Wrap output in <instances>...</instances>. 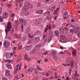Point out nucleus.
Wrapping results in <instances>:
<instances>
[{"instance_id":"nucleus-1","label":"nucleus","mask_w":80,"mask_h":80,"mask_svg":"<svg viewBox=\"0 0 80 80\" xmlns=\"http://www.w3.org/2000/svg\"><path fill=\"white\" fill-rule=\"evenodd\" d=\"M8 26L6 27V29L5 30V31L6 32V35L8 34V33L11 31L10 28H12V25L11 24V22H9L7 24Z\"/></svg>"},{"instance_id":"nucleus-2","label":"nucleus","mask_w":80,"mask_h":80,"mask_svg":"<svg viewBox=\"0 0 80 80\" xmlns=\"http://www.w3.org/2000/svg\"><path fill=\"white\" fill-rule=\"evenodd\" d=\"M66 63H71V68H73V63H74V61L73 60H72L68 58L66 59Z\"/></svg>"},{"instance_id":"nucleus-3","label":"nucleus","mask_w":80,"mask_h":80,"mask_svg":"<svg viewBox=\"0 0 80 80\" xmlns=\"http://www.w3.org/2000/svg\"><path fill=\"white\" fill-rule=\"evenodd\" d=\"M5 75L7 76V77H8L9 79H10L12 78V77H13L12 75H10V71L9 70H7L5 72Z\"/></svg>"},{"instance_id":"nucleus-4","label":"nucleus","mask_w":80,"mask_h":80,"mask_svg":"<svg viewBox=\"0 0 80 80\" xmlns=\"http://www.w3.org/2000/svg\"><path fill=\"white\" fill-rule=\"evenodd\" d=\"M10 42L8 41H5L3 43L4 47L5 48H8L10 46Z\"/></svg>"},{"instance_id":"nucleus-5","label":"nucleus","mask_w":80,"mask_h":80,"mask_svg":"<svg viewBox=\"0 0 80 80\" xmlns=\"http://www.w3.org/2000/svg\"><path fill=\"white\" fill-rule=\"evenodd\" d=\"M19 22L20 24L23 25L24 26L27 24L26 21L22 18L19 19Z\"/></svg>"},{"instance_id":"nucleus-6","label":"nucleus","mask_w":80,"mask_h":80,"mask_svg":"<svg viewBox=\"0 0 80 80\" xmlns=\"http://www.w3.org/2000/svg\"><path fill=\"white\" fill-rule=\"evenodd\" d=\"M12 55H13V53H8L6 54V57L7 59H11L12 57Z\"/></svg>"},{"instance_id":"nucleus-7","label":"nucleus","mask_w":80,"mask_h":80,"mask_svg":"<svg viewBox=\"0 0 80 80\" xmlns=\"http://www.w3.org/2000/svg\"><path fill=\"white\" fill-rule=\"evenodd\" d=\"M54 35L56 37H59V32H58V31L57 30L54 31Z\"/></svg>"},{"instance_id":"nucleus-8","label":"nucleus","mask_w":80,"mask_h":80,"mask_svg":"<svg viewBox=\"0 0 80 80\" xmlns=\"http://www.w3.org/2000/svg\"><path fill=\"white\" fill-rule=\"evenodd\" d=\"M29 9V6L27 5H25V6L22 8L23 10L25 11H27Z\"/></svg>"},{"instance_id":"nucleus-9","label":"nucleus","mask_w":80,"mask_h":80,"mask_svg":"<svg viewBox=\"0 0 80 80\" xmlns=\"http://www.w3.org/2000/svg\"><path fill=\"white\" fill-rule=\"evenodd\" d=\"M8 13L4 12L3 13L2 17L3 18H7V17H8Z\"/></svg>"},{"instance_id":"nucleus-10","label":"nucleus","mask_w":80,"mask_h":80,"mask_svg":"<svg viewBox=\"0 0 80 80\" xmlns=\"http://www.w3.org/2000/svg\"><path fill=\"white\" fill-rule=\"evenodd\" d=\"M32 48V46H27L25 47V49L27 51L30 50Z\"/></svg>"},{"instance_id":"nucleus-11","label":"nucleus","mask_w":80,"mask_h":80,"mask_svg":"<svg viewBox=\"0 0 80 80\" xmlns=\"http://www.w3.org/2000/svg\"><path fill=\"white\" fill-rule=\"evenodd\" d=\"M6 66L8 69H12V65H11V64H10V63H7L6 64Z\"/></svg>"},{"instance_id":"nucleus-12","label":"nucleus","mask_w":80,"mask_h":80,"mask_svg":"<svg viewBox=\"0 0 80 80\" xmlns=\"http://www.w3.org/2000/svg\"><path fill=\"white\" fill-rule=\"evenodd\" d=\"M68 12L66 11V12L64 13V19H66V18H68Z\"/></svg>"},{"instance_id":"nucleus-13","label":"nucleus","mask_w":80,"mask_h":80,"mask_svg":"<svg viewBox=\"0 0 80 80\" xmlns=\"http://www.w3.org/2000/svg\"><path fill=\"white\" fill-rule=\"evenodd\" d=\"M29 12L26 11L22 12V14L23 15H29Z\"/></svg>"},{"instance_id":"nucleus-14","label":"nucleus","mask_w":80,"mask_h":80,"mask_svg":"<svg viewBox=\"0 0 80 80\" xmlns=\"http://www.w3.org/2000/svg\"><path fill=\"white\" fill-rule=\"evenodd\" d=\"M36 13H39V14H43V11L42 10H39L36 12Z\"/></svg>"},{"instance_id":"nucleus-15","label":"nucleus","mask_w":80,"mask_h":80,"mask_svg":"<svg viewBox=\"0 0 80 80\" xmlns=\"http://www.w3.org/2000/svg\"><path fill=\"white\" fill-rule=\"evenodd\" d=\"M74 32L76 33H78L79 32V28L78 27H76L74 28Z\"/></svg>"},{"instance_id":"nucleus-16","label":"nucleus","mask_w":80,"mask_h":80,"mask_svg":"<svg viewBox=\"0 0 80 80\" xmlns=\"http://www.w3.org/2000/svg\"><path fill=\"white\" fill-rule=\"evenodd\" d=\"M76 52H77V51L75 49H74L72 51V54L73 56V57H76Z\"/></svg>"},{"instance_id":"nucleus-17","label":"nucleus","mask_w":80,"mask_h":80,"mask_svg":"<svg viewBox=\"0 0 80 80\" xmlns=\"http://www.w3.org/2000/svg\"><path fill=\"white\" fill-rule=\"evenodd\" d=\"M33 70V69L32 67L29 68L28 69V72L29 73L32 72Z\"/></svg>"},{"instance_id":"nucleus-18","label":"nucleus","mask_w":80,"mask_h":80,"mask_svg":"<svg viewBox=\"0 0 80 80\" xmlns=\"http://www.w3.org/2000/svg\"><path fill=\"white\" fill-rule=\"evenodd\" d=\"M35 41L37 42H39V41H40V37H35Z\"/></svg>"},{"instance_id":"nucleus-19","label":"nucleus","mask_w":80,"mask_h":80,"mask_svg":"<svg viewBox=\"0 0 80 80\" xmlns=\"http://www.w3.org/2000/svg\"><path fill=\"white\" fill-rule=\"evenodd\" d=\"M60 38L61 40H63L65 39V37L63 35H61Z\"/></svg>"},{"instance_id":"nucleus-20","label":"nucleus","mask_w":80,"mask_h":80,"mask_svg":"<svg viewBox=\"0 0 80 80\" xmlns=\"http://www.w3.org/2000/svg\"><path fill=\"white\" fill-rule=\"evenodd\" d=\"M5 62H9V63H13V60H5Z\"/></svg>"},{"instance_id":"nucleus-21","label":"nucleus","mask_w":80,"mask_h":80,"mask_svg":"<svg viewBox=\"0 0 80 80\" xmlns=\"http://www.w3.org/2000/svg\"><path fill=\"white\" fill-rule=\"evenodd\" d=\"M59 10V8H58L55 11L53 12L54 14H55V15H56V14H57L58 13V10Z\"/></svg>"},{"instance_id":"nucleus-22","label":"nucleus","mask_w":80,"mask_h":80,"mask_svg":"<svg viewBox=\"0 0 80 80\" xmlns=\"http://www.w3.org/2000/svg\"><path fill=\"white\" fill-rule=\"evenodd\" d=\"M59 30L61 33H63V32H64L63 29L62 28H60V29H59Z\"/></svg>"},{"instance_id":"nucleus-23","label":"nucleus","mask_w":80,"mask_h":80,"mask_svg":"<svg viewBox=\"0 0 80 80\" xmlns=\"http://www.w3.org/2000/svg\"><path fill=\"white\" fill-rule=\"evenodd\" d=\"M30 3L29 1H26L25 3V5H27V6H28L29 7V5H30Z\"/></svg>"},{"instance_id":"nucleus-24","label":"nucleus","mask_w":80,"mask_h":80,"mask_svg":"<svg viewBox=\"0 0 80 80\" xmlns=\"http://www.w3.org/2000/svg\"><path fill=\"white\" fill-rule=\"evenodd\" d=\"M35 23L37 25H39V24H40V20H37Z\"/></svg>"},{"instance_id":"nucleus-25","label":"nucleus","mask_w":80,"mask_h":80,"mask_svg":"<svg viewBox=\"0 0 80 80\" xmlns=\"http://www.w3.org/2000/svg\"><path fill=\"white\" fill-rule=\"evenodd\" d=\"M48 25H47V28L44 29V32L46 33L47 31H48Z\"/></svg>"},{"instance_id":"nucleus-26","label":"nucleus","mask_w":80,"mask_h":80,"mask_svg":"<svg viewBox=\"0 0 80 80\" xmlns=\"http://www.w3.org/2000/svg\"><path fill=\"white\" fill-rule=\"evenodd\" d=\"M50 37H53V33L52 32H50L49 33Z\"/></svg>"},{"instance_id":"nucleus-27","label":"nucleus","mask_w":80,"mask_h":80,"mask_svg":"<svg viewBox=\"0 0 80 80\" xmlns=\"http://www.w3.org/2000/svg\"><path fill=\"white\" fill-rule=\"evenodd\" d=\"M57 55V52L53 51L52 53V56H55V55Z\"/></svg>"},{"instance_id":"nucleus-28","label":"nucleus","mask_w":80,"mask_h":80,"mask_svg":"<svg viewBox=\"0 0 80 80\" xmlns=\"http://www.w3.org/2000/svg\"><path fill=\"white\" fill-rule=\"evenodd\" d=\"M55 10V7L53 6L51 8V10L52 12H53Z\"/></svg>"},{"instance_id":"nucleus-29","label":"nucleus","mask_w":80,"mask_h":80,"mask_svg":"<svg viewBox=\"0 0 80 80\" xmlns=\"http://www.w3.org/2000/svg\"><path fill=\"white\" fill-rule=\"evenodd\" d=\"M52 37L50 36H49L48 37V42H50V41H51V40H52Z\"/></svg>"},{"instance_id":"nucleus-30","label":"nucleus","mask_w":80,"mask_h":80,"mask_svg":"<svg viewBox=\"0 0 80 80\" xmlns=\"http://www.w3.org/2000/svg\"><path fill=\"white\" fill-rule=\"evenodd\" d=\"M50 13V11H48L46 12L45 13H44V15H47V14H48V15H49Z\"/></svg>"},{"instance_id":"nucleus-31","label":"nucleus","mask_w":80,"mask_h":80,"mask_svg":"<svg viewBox=\"0 0 80 80\" xmlns=\"http://www.w3.org/2000/svg\"><path fill=\"white\" fill-rule=\"evenodd\" d=\"M36 52V50L35 49H33L31 51V53L32 54H33Z\"/></svg>"},{"instance_id":"nucleus-32","label":"nucleus","mask_w":80,"mask_h":80,"mask_svg":"<svg viewBox=\"0 0 80 80\" xmlns=\"http://www.w3.org/2000/svg\"><path fill=\"white\" fill-rule=\"evenodd\" d=\"M22 40H23V41H25L27 40V37L25 36H23L22 38Z\"/></svg>"},{"instance_id":"nucleus-33","label":"nucleus","mask_w":80,"mask_h":80,"mask_svg":"<svg viewBox=\"0 0 80 80\" xmlns=\"http://www.w3.org/2000/svg\"><path fill=\"white\" fill-rule=\"evenodd\" d=\"M51 18H52V17L51 16H49L47 17V19H48V20H50L51 19Z\"/></svg>"},{"instance_id":"nucleus-34","label":"nucleus","mask_w":80,"mask_h":80,"mask_svg":"<svg viewBox=\"0 0 80 80\" xmlns=\"http://www.w3.org/2000/svg\"><path fill=\"white\" fill-rule=\"evenodd\" d=\"M53 59H54V60H57V57L56 56H53Z\"/></svg>"},{"instance_id":"nucleus-35","label":"nucleus","mask_w":80,"mask_h":80,"mask_svg":"<svg viewBox=\"0 0 80 80\" xmlns=\"http://www.w3.org/2000/svg\"><path fill=\"white\" fill-rule=\"evenodd\" d=\"M25 60H27V61H28V62H29V61H30V60H31V59H30V58H27L26 59H25Z\"/></svg>"},{"instance_id":"nucleus-36","label":"nucleus","mask_w":80,"mask_h":80,"mask_svg":"<svg viewBox=\"0 0 80 80\" xmlns=\"http://www.w3.org/2000/svg\"><path fill=\"white\" fill-rule=\"evenodd\" d=\"M52 25H50L49 26H48V28L49 30H50L51 29H52Z\"/></svg>"},{"instance_id":"nucleus-37","label":"nucleus","mask_w":80,"mask_h":80,"mask_svg":"<svg viewBox=\"0 0 80 80\" xmlns=\"http://www.w3.org/2000/svg\"><path fill=\"white\" fill-rule=\"evenodd\" d=\"M15 23L16 24V25H18V21L17 20H15Z\"/></svg>"},{"instance_id":"nucleus-38","label":"nucleus","mask_w":80,"mask_h":80,"mask_svg":"<svg viewBox=\"0 0 80 80\" xmlns=\"http://www.w3.org/2000/svg\"><path fill=\"white\" fill-rule=\"evenodd\" d=\"M37 68L38 70H40V71H42V69L40 68L39 66H37Z\"/></svg>"},{"instance_id":"nucleus-39","label":"nucleus","mask_w":80,"mask_h":80,"mask_svg":"<svg viewBox=\"0 0 80 80\" xmlns=\"http://www.w3.org/2000/svg\"><path fill=\"white\" fill-rule=\"evenodd\" d=\"M56 25L55 24H53L52 25V28H55Z\"/></svg>"},{"instance_id":"nucleus-40","label":"nucleus","mask_w":80,"mask_h":80,"mask_svg":"<svg viewBox=\"0 0 80 80\" xmlns=\"http://www.w3.org/2000/svg\"><path fill=\"white\" fill-rule=\"evenodd\" d=\"M65 51H64V52H63L62 51H61L60 52H59L58 53H60V54H65Z\"/></svg>"},{"instance_id":"nucleus-41","label":"nucleus","mask_w":80,"mask_h":80,"mask_svg":"<svg viewBox=\"0 0 80 80\" xmlns=\"http://www.w3.org/2000/svg\"><path fill=\"white\" fill-rule=\"evenodd\" d=\"M74 76L75 77H79V75L77 73H75L74 74Z\"/></svg>"},{"instance_id":"nucleus-42","label":"nucleus","mask_w":80,"mask_h":80,"mask_svg":"<svg viewBox=\"0 0 80 80\" xmlns=\"http://www.w3.org/2000/svg\"><path fill=\"white\" fill-rule=\"evenodd\" d=\"M18 69L17 68H16V69L14 70V73H16L17 72H18Z\"/></svg>"},{"instance_id":"nucleus-43","label":"nucleus","mask_w":80,"mask_h":80,"mask_svg":"<svg viewBox=\"0 0 80 80\" xmlns=\"http://www.w3.org/2000/svg\"><path fill=\"white\" fill-rule=\"evenodd\" d=\"M3 21V18H2V17H1L0 18V22H2Z\"/></svg>"},{"instance_id":"nucleus-44","label":"nucleus","mask_w":80,"mask_h":80,"mask_svg":"<svg viewBox=\"0 0 80 80\" xmlns=\"http://www.w3.org/2000/svg\"><path fill=\"white\" fill-rule=\"evenodd\" d=\"M37 46V47H38V48H40V47H41V44H38Z\"/></svg>"},{"instance_id":"nucleus-45","label":"nucleus","mask_w":80,"mask_h":80,"mask_svg":"<svg viewBox=\"0 0 80 80\" xmlns=\"http://www.w3.org/2000/svg\"><path fill=\"white\" fill-rule=\"evenodd\" d=\"M15 28L16 30H18V25H17V24L15 25Z\"/></svg>"},{"instance_id":"nucleus-46","label":"nucleus","mask_w":80,"mask_h":80,"mask_svg":"<svg viewBox=\"0 0 80 80\" xmlns=\"http://www.w3.org/2000/svg\"><path fill=\"white\" fill-rule=\"evenodd\" d=\"M47 37V35L46 34H44L43 36V38H45Z\"/></svg>"},{"instance_id":"nucleus-47","label":"nucleus","mask_w":80,"mask_h":80,"mask_svg":"<svg viewBox=\"0 0 80 80\" xmlns=\"http://www.w3.org/2000/svg\"><path fill=\"white\" fill-rule=\"evenodd\" d=\"M70 32L72 33H73V29H72L70 30Z\"/></svg>"},{"instance_id":"nucleus-48","label":"nucleus","mask_w":80,"mask_h":80,"mask_svg":"<svg viewBox=\"0 0 80 80\" xmlns=\"http://www.w3.org/2000/svg\"><path fill=\"white\" fill-rule=\"evenodd\" d=\"M28 58V56L27 55H24V59L25 60L27 58Z\"/></svg>"},{"instance_id":"nucleus-49","label":"nucleus","mask_w":80,"mask_h":80,"mask_svg":"<svg viewBox=\"0 0 80 80\" xmlns=\"http://www.w3.org/2000/svg\"><path fill=\"white\" fill-rule=\"evenodd\" d=\"M2 80H8V79L5 78H2Z\"/></svg>"},{"instance_id":"nucleus-50","label":"nucleus","mask_w":80,"mask_h":80,"mask_svg":"<svg viewBox=\"0 0 80 80\" xmlns=\"http://www.w3.org/2000/svg\"><path fill=\"white\" fill-rule=\"evenodd\" d=\"M25 32H26L27 33H28L30 32V31L28 30H26L25 31Z\"/></svg>"},{"instance_id":"nucleus-51","label":"nucleus","mask_w":80,"mask_h":80,"mask_svg":"<svg viewBox=\"0 0 80 80\" xmlns=\"http://www.w3.org/2000/svg\"><path fill=\"white\" fill-rule=\"evenodd\" d=\"M14 16H15V14L13 13L11 15V17H14Z\"/></svg>"},{"instance_id":"nucleus-52","label":"nucleus","mask_w":80,"mask_h":80,"mask_svg":"<svg viewBox=\"0 0 80 80\" xmlns=\"http://www.w3.org/2000/svg\"><path fill=\"white\" fill-rule=\"evenodd\" d=\"M7 6H8V7H11V4H7Z\"/></svg>"},{"instance_id":"nucleus-53","label":"nucleus","mask_w":80,"mask_h":80,"mask_svg":"<svg viewBox=\"0 0 80 80\" xmlns=\"http://www.w3.org/2000/svg\"><path fill=\"white\" fill-rule=\"evenodd\" d=\"M69 73H72V69H69Z\"/></svg>"},{"instance_id":"nucleus-54","label":"nucleus","mask_w":80,"mask_h":80,"mask_svg":"<svg viewBox=\"0 0 80 80\" xmlns=\"http://www.w3.org/2000/svg\"><path fill=\"white\" fill-rule=\"evenodd\" d=\"M21 65H20L18 68L19 70H21Z\"/></svg>"},{"instance_id":"nucleus-55","label":"nucleus","mask_w":80,"mask_h":80,"mask_svg":"<svg viewBox=\"0 0 80 80\" xmlns=\"http://www.w3.org/2000/svg\"><path fill=\"white\" fill-rule=\"evenodd\" d=\"M35 71L36 73H38V71H37V69H35Z\"/></svg>"},{"instance_id":"nucleus-56","label":"nucleus","mask_w":80,"mask_h":80,"mask_svg":"<svg viewBox=\"0 0 80 80\" xmlns=\"http://www.w3.org/2000/svg\"><path fill=\"white\" fill-rule=\"evenodd\" d=\"M46 77H48V75H49V74H48V73H46Z\"/></svg>"},{"instance_id":"nucleus-57","label":"nucleus","mask_w":80,"mask_h":80,"mask_svg":"<svg viewBox=\"0 0 80 80\" xmlns=\"http://www.w3.org/2000/svg\"><path fill=\"white\" fill-rule=\"evenodd\" d=\"M75 22V20H74V19H72L71 20L72 22Z\"/></svg>"},{"instance_id":"nucleus-58","label":"nucleus","mask_w":80,"mask_h":80,"mask_svg":"<svg viewBox=\"0 0 80 80\" xmlns=\"http://www.w3.org/2000/svg\"><path fill=\"white\" fill-rule=\"evenodd\" d=\"M45 62H48V59H45Z\"/></svg>"},{"instance_id":"nucleus-59","label":"nucleus","mask_w":80,"mask_h":80,"mask_svg":"<svg viewBox=\"0 0 80 80\" xmlns=\"http://www.w3.org/2000/svg\"><path fill=\"white\" fill-rule=\"evenodd\" d=\"M22 49V47L20 46L18 49V50H21Z\"/></svg>"},{"instance_id":"nucleus-60","label":"nucleus","mask_w":80,"mask_h":80,"mask_svg":"<svg viewBox=\"0 0 80 80\" xmlns=\"http://www.w3.org/2000/svg\"><path fill=\"white\" fill-rule=\"evenodd\" d=\"M60 48L61 49H62V50H63V47L62 46H60Z\"/></svg>"},{"instance_id":"nucleus-61","label":"nucleus","mask_w":80,"mask_h":80,"mask_svg":"<svg viewBox=\"0 0 80 80\" xmlns=\"http://www.w3.org/2000/svg\"><path fill=\"white\" fill-rule=\"evenodd\" d=\"M65 30H68V28L67 27H65L64 28Z\"/></svg>"},{"instance_id":"nucleus-62","label":"nucleus","mask_w":80,"mask_h":80,"mask_svg":"<svg viewBox=\"0 0 80 80\" xmlns=\"http://www.w3.org/2000/svg\"><path fill=\"white\" fill-rule=\"evenodd\" d=\"M21 28L22 29H23V24H22L21 25Z\"/></svg>"},{"instance_id":"nucleus-63","label":"nucleus","mask_w":80,"mask_h":80,"mask_svg":"<svg viewBox=\"0 0 80 80\" xmlns=\"http://www.w3.org/2000/svg\"><path fill=\"white\" fill-rule=\"evenodd\" d=\"M22 3H20V7H22Z\"/></svg>"},{"instance_id":"nucleus-64","label":"nucleus","mask_w":80,"mask_h":80,"mask_svg":"<svg viewBox=\"0 0 80 80\" xmlns=\"http://www.w3.org/2000/svg\"><path fill=\"white\" fill-rule=\"evenodd\" d=\"M66 80H69V78H68V77L66 78Z\"/></svg>"}]
</instances>
